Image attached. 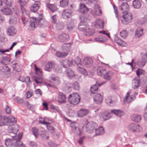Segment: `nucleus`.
I'll return each instance as SVG.
<instances>
[{
    "instance_id": "nucleus-55",
    "label": "nucleus",
    "mask_w": 147,
    "mask_h": 147,
    "mask_svg": "<svg viewBox=\"0 0 147 147\" xmlns=\"http://www.w3.org/2000/svg\"><path fill=\"white\" fill-rule=\"evenodd\" d=\"M32 130L33 135L36 138H37L38 135V129L35 127H34L32 128Z\"/></svg>"
},
{
    "instance_id": "nucleus-5",
    "label": "nucleus",
    "mask_w": 147,
    "mask_h": 147,
    "mask_svg": "<svg viewBox=\"0 0 147 147\" xmlns=\"http://www.w3.org/2000/svg\"><path fill=\"white\" fill-rule=\"evenodd\" d=\"M121 19V22L124 24H127L130 22L132 20V15L129 12L124 13Z\"/></svg>"
},
{
    "instance_id": "nucleus-39",
    "label": "nucleus",
    "mask_w": 147,
    "mask_h": 147,
    "mask_svg": "<svg viewBox=\"0 0 147 147\" xmlns=\"http://www.w3.org/2000/svg\"><path fill=\"white\" fill-rule=\"evenodd\" d=\"M102 117L104 120L109 119L111 117V113L107 112L103 113L102 114Z\"/></svg>"
},
{
    "instance_id": "nucleus-34",
    "label": "nucleus",
    "mask_w": 147,
    "mask_h": 147,
    "mask_svg": "<svg viewBox=\"0 0 147 147\" xmlns=\"http://www.w3.org/2000/svg\"><path fill=\"white\" fill-rule=\"evenodd\" d=\"M131 120L136 122H140L142 119V116L134 114L131 116Z\"/></svg>"
},
{
    "instance_id": "nucleus-8",
    "label": "nucleus",
    "mask_w": 147,
    "mask_h": 147,
    "mask_svg": "<svg viewBox=\"0 0 147 147\" xmlns=\"http://www.w3.org/2000/svg\"><path fill=\"white\" fill-rule=\"evenodd\" d=\"M73 11L71 9H66L63 11L62 13V16L64 19L70 18L72 16Z\"/></svg>"
},
{
    "instance_id": "nucleus-38",
    "label": "nucleus",
    "mask_w": 147,
    "mask_h": 147,
    "mask_svg": "<svg viewBox=\"0 0 147 147\" xmlns=\"http://www.w3.org/2000/svg\"><path fill=\"white\" fill-rule=\"evenodd\" d=\"M17 18L15 16H12L10 17L9 20V23L10 24L14 25L16 24L17 22Z\"/></svg>"
},
{
    "instance_id": "nucleus-43",
    "label": "nucleus",
    "mask_w": 147,
    "mask_h": 147,
    "mask_svg": "<svg viewBox=\"0 0 147 147\" xmlns=\"http://www.w3.org/2000/svg\"><path fill=\"white\" fill-rule=\"evenodd\" d=\"M61 49L63 51L68 52L71 49V47L69 44H64L62 45Z\"/></svg>"
},
{
    "instance_id": "nucleus-3",
    "label": "nucleus",
    "mask_w": 147,
    "mask_h": 147,
    "mask_svg": "<svg viewBox=\"0 0 147 147\" xmlns=\"http://www.w3.org/2000/svg\"><path fill=\"white\" fill-rule=\"evenodd\" d=\"M68 100L71 104L76 105L79 103L80 98L78 94L77 93H72L69 95Z\"/></svg>"
},
{
    "instance_id": "nucleus-52",
    "label": "nucleus",
    "mask_w": 147,
    "mask_h": 147,
    "mask_svg": "<svg viewBox=\"0 0 147 147\" xmlns=\"http://www.w3.org/2000/svg\"><path fill=\"white\" fill-rule=\"evenodd\" d=\"M12 63L13 67L15 70L18 71H20V68L17 63H14V61L12 62Z\"/></svg>"
},
{
    "instance_id": "nucleus-32",
    "label": "nucleus",
    "mask_w": 147,
    "mask_h": 147,
    "mask_svg": "<svg viewBox=\"0 0 147 147\" xmlns=\"http://www.w3.org/2000/svg\"><path fill=\"white\" fill-rule=\"evenodd\" d=\"M111 112L119 117H121L124 115V112L120 110H112Z\"/></svg>"
},
{
    "instance_id": "nucleus-13",
    "label": "nucleus",
    "mask_w": 147,
    "mask_h": 147,
    "mask_svg": "<svg viewBox=\"0 0 147 147\" xmlns=\"http://www.w3.org/2000/svg\"><path fill=\"white\" fill-rule=\"evenodd\" d=\"M42 14H40L39 15L38 18V19L36 18L38 24L40 27L46 26L47 23V21L42 18Z\"/></svg>"
},
{
    "instance_id": "nucleus-54",
    "label": "nucleus",
    "mask_w": 147,
    "mask_h": 147,
    "mask_svg": "<svg viewBox=\"0 0 147 147\" xmlns=\"http://www.w3.org/2000/svg\"><path fill=\"white\" fill-rule=\"evenodd\" d=\"M74 89L75 90H78L80 89V86L79 83L77 82H74L73 84Z\"/></svg>"
},
{
    "instance_id": "nucleus-58",
    "label": "nucleus",
    "mask_w": 147,
    "mask_h": 147,
    "mask_svg": "<svg viewBox=\"0 0 147 147\" xmlns=\"http://www.w3.org/2000/svg\"><path fill=\"white\" fill-rule=\"evenodd\" d=\"M3 71L5 74H8L10 71V68L7 66H5L3 67Z\"/></svg>"
},
{
    "instance_id": "nucleus-46",
    "label": "nucleus",
    "mask_w": 147,
    "mask_h": 147,
    "mask_svg": "<svg viewBox=\"0 0 147 147\" xmlns=\"http://www.w3.org/2000/svg\"><path fill=\"white\" fill-rule=\"evenodd\" d=\"M143 30L141 28H138L136 32V36L139 37L141 36L143 34Z\"/></svg>"
},
{
    "instance_id": "nucleus-26",
    "label": "nucleus",
    "mask_w": 147,
    "mask_h": 147,
    "mask_svg": "<svg viewBox=\"0 0 147 147\" xmlns=\"http://www.w3.org/2000/svg\"><path fill=\"white\" fill-rule=\"evenodd\" d=\"M7 125V116H0V126Z\"/></svg>"
},
{
    "instance_id": "nucleus-18",
    "label": "nucleus",
    "mask_w": 147,
    "mask_h": 147,
    "mask_svg": "<svg viewBox=\"0 0 147 147\" xmlns=\"http://www.w3.org/2000/svg\"><path fill=\"white\" fill-rule=\"evenodd\" d=\"M119 7L121 10L123 14L128 12V11L129 9V5L127 3H122L120 6Z\"/></svg>"
},
{
    "instance_id": "nucleus-16",
    "label": "nucleus",
    "mask_w": 147,
    "mask_h": 147,
    "mask_svg": "<svg viewBox=\"0 0 147 147\" xmlns=\"http://www.w3.org/2000/svg\"><path fill=\"white\" fill-rule=\"evenodd\" d=\"M40 3L39 1H36L30 7V9L31 12H36L39 9Z\"/></svg>"
},
{
    "instance_id": "nucleus-35",
    "label": "nucleus",
    "mask_w": 147,
    "mask_h": 147,
    "mask_svg": "<svg viewBox=\"0 0 147 147\" xmlns=\"http://www.w3.org/2000/svg\"><path fill=\"white\" fill-rule=\"evenodd\" d=\"M66 72L67 76L69 78H71L75 76L74 71L70 68L67 69L66 71Z\"/></svg>"
},
{
    "instance_id": "nucleus-2",
    "label": "nucleus",
    "mask_w": 147,
    "mask_h": 147,
    "mask_svg": "<svg viewBox=\"0 0 147 147\" xmlns=\"http://www.w3.org/2000/svg\"><path fill=\"white\" fill-rule=\"evenodd\" d=\"M18 139H6L5 140V143L7 147H25L24 145H22V143Z\"/></svg>"
},
{
    "instance_id": "nucleus-17",
    "label": "nucleus",
    "mask_w": 147,
    "mask_h": 147,
    "mask_svg": "<svg viewBox=\"0 0 147 147\" xmlns=\"http://www.w3.org/2000/svg\"><path fill=\"white\" fill-rule=\"evenodd\" d=\"M89 112V110L84 109H81L78 112V115L80 117H82L87 115Z\"/></svg>"
},
{
    "instance_id": "nucleus-44",
    "label": "nucleus",
    "mask_w": 147,
    "mask_h": 147,
    "mask_svg": "<svg viewBox=\"0 0 147 147\" xmlns=\"http://www.w3.org/2000/svg\"><path fill=\"white\" fill-rule=\"evenodd\" d=\"M78 70L80 73L84 75H87V71H86V69L83 67L82 65L80 66H78Z\"/></svg>"
},
{
    "instance_id": "nucleus-1",
    "label": "nucleus",
    "mask_w": 147,
    "mask_h": 147,
    "mask_svg": "<svg viewBox=\"0 0 147 147\" xmlns=\"http://www.w3.org/2000/svg\"><path fill=\"white\" fill-rule=\"evenodd\" d=\"M18 130V126L16 124H13L9 126L8 128V131L10 133L9 135L12 137H13V139L16 140L18 139V140H20L22 138V135L20 134L19 136H16V134Z\"/></svg>"
},
{
    "instance_id": "nucleus-42",
    "label": "nucleus",
    "mask_w": 147,
    "mask_h": 147,
    "mask_svg": "<svg viewBox=\"0 0 147 147\" xmlns=\"http://www.w3.org/2000/svg\"><path fill=\"white\" fill-rule=\"evenodd\" d=\"M141 3L138 0H134L133 2V6L135 8H139L141 7Z\"/></svg>"
},
{
    "instance_id": "nucleus-56",
    "label": "nucleus",
    "mask_w": 147,
    "mask_h": 147,
    "mask_svg": "<svg viewBox=\"0 0 147 147\" xmlns=\"http://www.w3.org/2000/svg\"><path fill=\"white\" fill-rule=\"evenodd\" d=\"M86 35L88 36H91L94 33V30L93 29H89V30H87L86 32Z\"/></svg>"
},
{
    "instance_id": "nucleus-4",
    "label": "nucleus",
    "mask_w": 147,
    "mask_h": 147,
    "mask_svg": "<svg viewBox=\"0 0 147 147\" xmlns=\"http://www.w3.org/2000/svg\"><path fill=\"white\" fill-rule=\"evenodd\" d=\"M35 74L39 76H34V80L37 84H41L43 81V79L42 76V71L40 69L38 68L36 65H35Z\"/></svg>"
},
{
    "instance_id": "nucleus-49",
    "label": "nucleus",
    "mask_w": 147,
    "mask_h": 147,
    "mask_svg": "<svg viewBox=\"0 0 147 147\" xmlns=\"http://www.w3.org/2000/svg\"><path fill=\"white\" fill-rule=\"evenodd\" d=\"M73 61H74V65L75 64L77 65L78 67V66H80L82 65L81 60L79 57H77L74 60L73 59Z\"/></svg>"
},
{
    "instance_id": "nucleus-50",
    "label": "nucleus",
    "mask_w": 147,
    "mask_h": 147,
    "mask_svg": "<svg viewBox=\"0 0 147 147\" xmlns=\"http://www.w3.org/2000/svg\"><path fill=\"white\" fill-rule=\"evenodd\" d=\"M68 0H61L60 1V5L62 7H65L68 5Z\"/></svg>"
},
{
    "instance_id": "nucleus-36",
    "label": "nucleus",
    "mask_w": 147,
    "mask_h": 147,
    "mask_svg": "<svg viewBox=\"0 0 147 147\" xmlns=\"http://www.w3.org/2000/svg\"><path fill=\"white\" fill-rule=\"evenodd\" d=\"M95 130L94 132H95L96 136L102 134L104 133V128L102 126L99 127L98 129H96Z\"/></svg>"
},
{
    "instance_id": "nucleus-30",
    "label": "nucleus",
    "mask_w": 147,
    "mask_h": 147,
    "mask_svg": "<svg viewBox=\"0 0 147 147\" xmlns=\"http://www.w3.org/2000/svg\"><path fill=\"white\" fill-rule=\"evenodd\" d=\"M97 72L98 75L103 76L104 74L106 73L105 69L102 67L99 66L97 69Z\"/></svg>"
},
{
    "instance_id": "nucleus-37",
    "label": "nucleus",
    "mask_w": 147,
    "mask_h": 147,
    "mask_svg": "<svg viewBox=\"0 0 147 147\" xmlns=\"http://www.w3.org/2000/svg\"><path fill=\"white\" fill-rule=\"evenodd\" d=\"M64 25L62 21L59 22L56 24V28L58 30H62L64 28Z\"/></svg>"
},
{
    "instance_id": "nucleus-60",
    "label": "nucleus",
    "mask_w": 147,
    "mask_h": 147,
    "mask_svg": "<svg viewBox=\"0 0 147 147\" xmlns=\"http://www.w3.org/2000/svg\"><path fill=\"white\" fill-rule=\"evenodd\" d=\"M9 62L10 60L9 58L7 57H5L3 58L1 61V63H5L6 61Z\"/></svg>"
},
{
    "instance_id": "nucleus-24",
    "label": "nucleus",
    "mask_w": 147,
    "mask_h": 147,
    "mask_svg": "<svg viewBox=\"0 0 147 147\" xmlns=\"http://www.w3.org/2000/svg\"><path fill=\"white\" fill-rule=\"evenodd\" d=\"M65 95L63 93L59 92L57 100L58 102L60 103H63L65 102Z\"/></svg>"
},
{
    "instance_id": "nucleus-33",
    "label": "nucleus",
    "mask_w": 147,
    "mask_h": 147,
    "mask_svg": "<svg viewBox=\"0 0 147 147\" xmlns=\"http://www.w3.org/2000/svg\"><path fill=\"white\" fill-rule=\"evenodd\" d=\"M113 75V73L111 71H109L108 72H106L103 76L105 80H109Z\"/></svg>"
},
{
    "instance_id": "nucleus-21",
    "label": "nucleus",
    "mask_w": 147,
    "mask_h": 147,
    "mask_svg": "<svg viewBox=\"0 0 147 147\" xmlns=\"http://www.w3.org/2000/svg\"><path fill=\"white\" fill-rule=\"evenodd\" d=\"M94 26L96 28H103L104 26L103 21L100 19H96L95 23H94Z\"/></svg>"
},
{
    "instance_id": "nucleus-59",
    "label": "nucleus",
    "mask_w": 147,
    "mask_h": 147,
    "mask_svg": "<svg viewBox=\"0 0 147 147\" xmlns=\"http://www.w3.org/2000/svg\"><path fill=\"white\" fill-rule=\"evenodd\" d=\"M5 110L6 113L7 114H9L11 113V109L8 106L6 105Z\"/></svg>"
},
{
    "instance_id": "nucleus-31",
    "label": "nucleus",
    "mask_w": 147,
    "mask_h": 147,
    "mask_svg": "<svg viewBox=\"0 0 147 147\" xmlns=\"http://www.w3.org/2000/svg\"><path fill=\"white\" fill-rule=\"evenodd\" d=\"M100 85L98 83H96L95 84L92 86L90 88V90L92 93L93 94L96 93L98 92V86H100Z\"/></svg>"
},
{
    "instance_id": "nucleus-28",
    "label": "nucleus",
    "mask_w": 147,
    "mask_h": 147,
    "mask_svg": "<svg viewBox=\"0 0 147 147\" xmlns=\"http://www.w3.org/2000/svg\"><path fill=\"white\" fill-rule=\"evenodd\" d=\"M2 13L3 14L6 15H9L12 13L11 9L9 8L3 7L1 9Z\"/></svg>"
},
{
    "instance_id": "nucleus-7",
    "label": "nucleus",
    "mask_w": 147,
    "mask_h": 147,
    "mask_svg": "<svg viewBox=\"0 0 147 147\" xmlns=\"http://www.w3.org/2000/svg\"><path fill=\"white\" fill-rule=\"evenodd\" d=\"M28 0H18V2L20 4L21 9L23 14L24 15H25L26 16H27L28 18H29L30 17V15L29 12L26 10H23L22 9L23 6L26 4L28 2Z\"/></svg>"
},
{
    "instance_id": "nucleus-19",
    "label": "nucleus",
    "mask_w": 147,
    "mask_h": 147,
    "mask_svg": "<svg viewBox=\"0 0 147 147\" xmlns=\"http://www.w3.org/2000/svg\"><path fill=\"white\" fill-rule=\"evenodd\" d=\"M88 11V8L84 4H80V8L78 10V11L80 13L84 14L86 13Z\"/></svg>"
},
{
    "instance_id": "nucleus-51",
    "label": "nucleus",
    "mask_w": 147,
    "mask_h": 147,
    "mask_svg": "<svg viewBox=\"0 0 147 147\" xmlns=\"http://www.w3.org/2000/svg\"><path fill=\"white\" fill-rule=\"evenodd\" d=\"M146 62V60L142 58L139 60L137 64L140 67H143L145 65Z\"/></svg>"
},
{
    "instance_id": "nucleus-57",
    "label": "nucleus",
    "mask_w": 147,
    "mask_h": 147,
    "mask_svg": "<svg viewBox=\"0 0 147 147\" xmlns=\"http://www.w3.org/2000/svg\"><path fill=\"white\" fill-rule=\"evenodd\" d=\"M106 40V39L105 38H102V39L101 38L100 36H99L98 38H95V40L98 42H104Z\"/></svg>"
},
{
    "instance_id": "nucleus-40",
    "label": "nucleus",
    "mask_w": 147,
    "mask_h": 147,
    "mask_svg": "<svg viewBox=\"0 0 147 147\" xmlns=\"http://www.w3.org/2000/svg\"><path fill=\"white\" fill-rule=\"evenodd\" d=\"M7 118L8 125L11 123L16 122V121L15 117L12 116L7 117Z\"/></svg>"
},
{
    "instance_id": "nucleus-61",
    "label": "nucleus",
    "mask_w": 147,
    "mask_h": 147,
    "mask_svg": "<svg viewBox=\"0 0 147 147\" xmlns=\"http://www.w3.org/2000/svg\"><path fill=\"white\" fill-rule=\"evenodd\" d=\"M58 17L56 15H55L52 16V22L53 23L55 24L57 21Z\"/></svg>"
},
{
    "instance_id": "nucleus-47",
    "label": "nucleus",
    "mask_w": 147,
    "mask_h": 147,
    "mask_svg": "<svg viewBox=\"0 0 147 147\" xmlns=\"http://www.w3.org/2000/svg\"><path fill=\"white\" fill-rule=\"evenodd\" d=\"M105 102L107 104L109 105L113 106L114 103V101L111 99V97L109 96L105 100Z\"/></svg>"
},
{
    "instance_id": "nucleus-22",
    "label": "nucleus",
    "mask_w": 147,
    "mask_h": 147,
    "mask_svg": "<svg viewBox=\"0 0 147 147\" xmlns=\"http://www.w3.org/2000/svg\"><path fill=\"white\" fill-rule=\"evenodd\" d=\"M84 63L86 67L89 68L92 66L93 62L91 58L86 57L84 59Z\"/></svg>"
},
{
    "instance_id": "nucleus-25",
    "label": "nucleus",
    "mask_w": 147,
    "mask_h": 147,
    "mask_svg": "<svg viewBox=\"0 0 147 147\" xmlns=\"http://www.w3.org/2000/svg\"><path fill=\"white\" fill-rule=\"evenodd\" d=\"M49 79L51 82H53L57 84H59L60 82L59 78L54 75H51Z\"/></svg>"
},
{
    "instance_id": "nucleus-9",
    "label": "nucleus",
    "mask_w": 147,
    "mask_h": 147,
    "mask_svg": "<svg viewBox=\"0 0 147 147\" xmlns=\"http://www.w3.org/2000/svg\"><path fill=\"white\" fill-rule=\"evenodd\" d=\"M78 28L80 30L86 32L87 30H89L90 28L87 23L81 22L79 24Z\"/></svg>"
},
{
    "instance_id": "nucleus-20",
    "label": "nucleus",
    "mask_w": 147,
    "mask_h": 147,
    "mask_svg": "<svg viewBox=\"0 0 147 147\" xmlns=\"http://www.w3.org/2000/svg\"><path fill=\"white\" fill-rule=\"evenodd\" d=\"M94 102L97 104H100L101 103L103 100V98L101 95L100 94L95 95L94 97Z\"/></svg>"
},
{
    "instance_id": "nucleus-53",
    "label": "nucleus",
    "mask_w": 147,
    "mask_h": 147,
    "mask_svg": "<svg viewBox=\"0 0 147 147\" xmlns=\"http://www.w3.org/2000/svg\"><path fill=\"white\" fill-rule=\"evenodd\" d=\"M127 32L126 30H124L122 31L120 33V35L123 38H125L127 36Z\"/></svg>"
},
{
    "instance_id": "nucleus-45",
    "label": "nucleus",
    "mask_w": 147,
    "mask_h": 147,
    "mask_svg": "<svg viewBox=\"0 0 147 147\" xmlns=\"http://www.w3.org/2000/svg\"><path fill=\"white\" fill-rule=\"evenodd\" d=\"M67 53L66 52H57L55 53V56L58 58H63L67 55Z\"/></svg>"
},
{
    "instance_id": "nucleus-29",
    "label": "nucleus",
    "mask_w": 147,
    "mask_h": 147,
    "mask_svg": "<svg viewBox=\"0 0 147 147\" xmlns=\"http://www.w3.org/2000/svg\"><path fill=\"white\" fill-rule=\"evenodd\" d=\"M140 85V80L139 79H134L132 81V87L134 89H137L139 88Z\"/></svg>"
},
{
    "instance_id": "nucleus-10",
    "label": "nucleus",
    "mask_w": 147,
    "mask_h": 147,
    "mask_svg": "<svg viewBox=\"0 0 147 147\" xmlns=\"http://www.w3.org/2000/svg\"><path fill=\"white\" fill-rule=\"evenodd\" d=\"M69 38V36L65 33L59 34L58 36V39L60 42L67 41Z\"/></svg>"
},
{
    "instance_id": "nucleus-27",
    "label": "nucleus",
    "mask_w": 147,
    "mask_h": 147,
    "mask_svg": "<svg viewBox=\"0 0 147 147\" xmlns=\"http://www.w3.org/2000/svg\"><path fill=\"white\" fill-rule=\"evenodd\" d=\"M47 7L52 12H54L57 10L58 8L56 5L54 4H50L47 3L46 4Z\"/></svg>"
},
{
    "instance_id": "nucleus-41",
    "label": "nucleus",
    "mask_w": 147,
    "mask_h": 147,
    "mask_svg": "<svg viewBox=\"0 0 147 147\" xmlns=\"http://www.w3.org/2000/svg\"><path fill=\"white\" fill-rule=\"evenodd\" d=\"M135 98V96L134 95H131L130 96H126L124 99V102L128 103L134 100Z\"/></svg>"
},
{
    "instance_id": "nucleus-63",
    "label": "nucleus",
    "mask_w": 147,
    "mask_h": 147,
    "mask_svg": "<svg viewBox=\"0 0 147 147\" xmlns=\"http://www.w3.org/2000/svg\"><path fill=\"white\" fill-rule=\"evenodd\" d=\"M113 6L114 10V12L116 15V16L117 18H118V14L117 8L115 5H113Z\"/></svg>"
},
{
    "instance_id": "nucleus-48",
    "label": "nucleus",
    "mask_w": 147,
    "mask_h": 147,
    "mask_svg": "<svg viewBox=\"0 0 147 147\" xmlns=\"http://www.w3.org/2000/svg\"><path fill=\"white\" fill-rule=\"evenodd\" d=\"M94 10V13L96 15H99L102 13V11L100 7L98 5H95Z\"/></svg>"
},
{
    "instance_id": "nucleus-15",
    "label": "nucleus",
    "mask_w": 147,
    "mask_h": 147,
    "mask_svg": "<svg viewBox=\"0 0 147 147\" xmlns=\"http://www.w3.org/2000/svg\"><path fill=\"white\" fill-rule=\"evenodd\" d=\"M6 32L8 36H13L16 34V30L13 27L10 26L7 28Z\"/></svg>"
},
{
    "instance_id": "nucleus-14",
    "label": "nucleus",
    "mask_w": 147,
    "mask_h": 147,
    "mask_svg": "<svg viewBox=\"0 0 147 147\" xmlns=\"http://www.w3.org/2000/svg\"><path fill=\"white\" fill-rule=\"evenodd\" d=\"M140 126L139 125L134 123L130 124L128 125L127 128L128 130L129 131L132 132H135L136 130L140 128Z\"/></svg>"
},
{
    "instance_id": "nucleus-6",
    "label": "nucleus",
    "mask_w": 147,
    "mask_h": 147,
    "mask_svg": "<svg viewBox=\"0 0 147 147\" xmlns=\"http://www.w3.org/2000/svg\"><path fill=\"white\" fill-rule=\"evenodd\" d=\"M97 127V124L95 123L90 121L88 123L86 126V131L88 133H93Z\"/></svg>"
},
{
    "instance_id": "nucleus-23",
    "label": "nucleus",
    "mask_w": 147,
    "mask_h": 147,
    "mask_svg": "<svg viewBox=\"0 0 147 147\" xmlns=\"http://www.w3.org/2000/svg\"><path fill=\"white\" fill-rule=\"evenodd\" d=\"M31 18L32 19L30 20L29 27L32 28V29H33L37 27L38 24L36 18L35 17H31Z\"/></svg>"
},
{
    "instance_id": "nucleus-12",
    "label": "nucleus",
    "mask_w": 147,
    "mask_h": 147,
    "mask_svg": "<svg viewBox=\"0 0 147 147\" xmlns=\"http://www.w3.org/2000/svg\"><path fill=\"white\" fill-rule=\"evenodd\" d=\"M61 64H62L63 67L65 68L74 65L73 59H65L61 61Z\"/></svg>"
},
{
    "instance_id": "nucleus-11",
    "label": "nucleus",
    "mask_w": 147,
    "mask_h": 147,
    "mask_svg": "<svg viewBox=\"0 0 147 147\" xmlns=\"http://www.w3.org/2000/svg\"><path fill=\"white\" fill-rule=\"evenodd\" d=\"M56 66V65L53 62H48L45 65V71L50 72L53 69L55 68Z\"/></svg>"
},
{
    "instance_id": "nucleus-62",
    "label": "nucleus",
    "mask_w": 147,
    "mask_h": 147,
    "mask_svg": "<svg viewBox=\"0 0 147 147\" xmlns=\"http://www.w3.org/2000/svg\"><path fill=\"white\" fill-rule=\"evenodd\" d=\"M22 20L23 23L24 25H26L28 21V20L27 18V17L25 16H23L22 17Z\"/></svg>"
},
{
    "instance_id": "nucleus-64",
    "label": "nucleus",
    "mask_w": 147,
    "mask_h": 147,
    "mask_svg": "<svg viewBox=\"0 0 147 147\" xmlns=\"http://www.w3.org/2000/svg\"><path fill=\"white\" fill-rule=\"evenodd\" d=\"M15 100L18 102L22 103L24 102L23 100L21 98H20L18 97H17L15 98Z\"/></svg>"
}]
</instances>
